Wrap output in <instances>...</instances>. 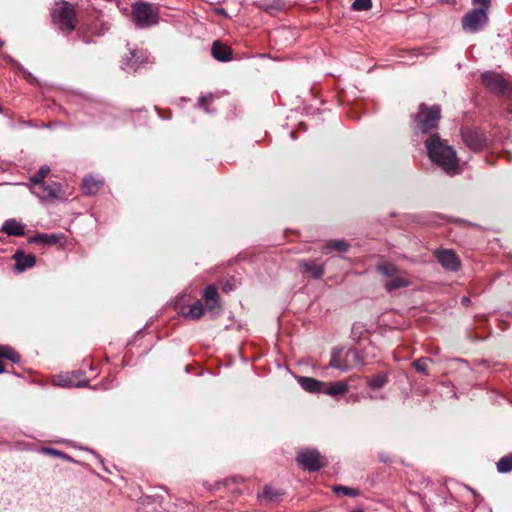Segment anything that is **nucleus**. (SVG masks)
Masks as SVG:
<instances>
[{"instance_id":"16","label":"nucleus","mask_w":512,"mask_h":512,"mask_svg":"<svg viewBox=\"0 0 512 512\" xmlns=\"http://www.w3.org/2000/svg\"><path fill=\"white\" fill-rule=\"evenodd\" d=\"M349 391V385L345 381L325 382L322 394L338 399Z\"/></svg>"},{"instance_id":"32","label":"nucleus","mask_w":512,"mask_h":512,"mask_svg":"<svg viewBox=\"0 0 512 512\" xmlns=\"http://www.w3.org/2000/svg\"><path fill=\"white\" fill-rule=\"evenodd\" d=\"M377 271L386 277H393L397 273V268L391 263H385L377 267Z\"/></svg>"},{"instance_id":"17","label":"nucleus","mask_w":512,"mask_h":512,"mask_svg":"<svg viewBox=\"0 0 512 512\" xmlns=\"http://www.w3.org/2000/svg\"><path fill=\"white\" fill-rule=\"evenodd\" d=\"M1 231L8 236L19 237L25 234V225L15 218H10L3 222Z\"/></svg>"},{"instance_id":"36","label":"nucleus","mask_w":512,"mask_h":512,"mask_svg":"<svg viewBox=\"0 0 512 512\" xmlns=\"http://www.w3.org/2000/svg\"><path fill=\"white\" fill-rule=\"evenodd\" d=\"M213 99L214 96L212 94L202 95L199 97L198 104L201 108L210 114L212 111L208 109V105L212 103Z\"/></svg>"},{"instance_id":"44","label":"nucleus","mask_w":512,"mask_h":512,"mask_svg":"<svg viewBox=\"0 0 512 512\" xmlns=\"http://www.w3.org/2000/svg\"><path fill=\"white\" fill-rule=\"evenodd\" d=\"M216 12L219 14H224V9H222V8L216 9Z\"/></svg>"},{"instance_id":"30","label":"nucleus","mask_w":512,"mask_h":512,"mask_svg":"<svg viewBox=\"0 0 512 512\" xmlns=\"http://www.w3.org/2000/svg\"><path fill=\"white\" fill-rule=\"evenodd\" d=\"M333 491L338 495H344L349 497H356L359 495V491L357 489L342 485L334 486Z\"/></svg>"},{"instance_id":"10","label":"nucleus","mask_w":512,"mask_h":512,"mask_svg":"<svg viewBox=\"0 0 512 512\" xmlns=\"http://www.w3.org/2000/svg\"><path fill=\"white\" fill-rule=\"evenodd\" d=\"M202 298L205 301L206 310L211 317L218 315L220 309V297L217 287L214 284L208 285L203 291Z\"/></svg>"},{"instance_id":"48","label":"nucleus","mask_w":512,"mask_h":512,"mask_svg":"<svg viewBox=\"0 0 512 512\" xmlns=\"http://www.w3.org/2000/svg\"><path fill=\"white\" fill-rule=\"evenodd\" d=\"M4 112V108L2 105H0V113H3Z\"/></svg>"},{"instance_id":"11","label":"nucleus","mask_w":512,"mask_h":512,"mask_svg":"<svg viewBox=\"0 0 512 512\" xmlns=\"http://www.w3.org/2000/svg\"><path fill=\"white\" fill-rule=\"evenodd\" d=\"M146 62V56L141 51L130 50L129 53L122 59L121 68L128 73L136 72L143 67Z\"/></svg>"},{"instance_id":"46","label":"nucleus","mask_w":512,"mask_h":512,"mask_svg":"<svg viewBox=\"0 0 512 512\" xmlns=\"http://www.w3.org/2000/svg\"><path fill=\"white\" fill-rule=\"evenodd\" d=\"M290 137H291L292 139H295V132H290Z\"/></svg>"},{"instance_id":"3","label":"nucleus","mask_w":512,"mask_h":512,"mask_svg":"<svg viewBox=\"0 0 512 512\" xmlns=\"http://www.w3.org/2000/svg\"><path fill=\"white\" fill-rule=\"evenodd\" d=\"M52 19L63 32L70 33L75 29V11L73 6L66 1L56 3L52 10Z\"/></svg>"},{"instance_id":"45","label":"nucleus","mask_w":512,"mask_h":512,"mask_svg":"<svg viewBox=\"0 0 512 512\" xmlns=\"http://www.w3.org/2000/svg\"><path fill=\"white\" fill-rule=\"evenodd\" d=\"M380 460L383 461V462H387L388 460L385 459V456H380Z\"/></svg>"},{"instance_id":"23","label":"nucleus","mask_w":512,"mask_h":512,"mask_svg":"<svg viewBox=\"0 0 512 512\" xmlns=\"http://www.w3.org/2000/svg\"><path fill=\"white\" fill-rule=\"evenodd\" d=\"M282 496V493L270 486H265L262 492L258 493V498L269 502L277 501Z\"/></svg>"},{"instance_id":"8","label":"nucleus","mask_w":512,"mask_h":512,"mask_svg":"<svg viewBox=\"0 0 512 512\" xmlns=\"http://www.w3.org/2000/svg\"><path fill=\"white\" fill-rule=\"evenodd\" d=\"M461 137L465 145L475 152L482 150L487 145L485 135L477 128H463Z\"/></svg>"},{"instance_id":"18","label":"nucleus","mask_w":512,"mask_h":512,"mask_svg":"<svg viewBox=\"0 0 512 512\" xmlns=\"http://www.w3.org/2000/svg\"><path fill=\"white\" fill-rule=\"evenodd\" d=\"M62 238L63 236L60 234L38 233L31 236L28 242L33 244L54 245L59 243Z\"/></svg>"},{"instance_id":"20","label":"nucleus","mask_w":512,"mask_h":512,"mask_svg":"<svg viewBox=\"0 0 512 512\" xmlns=\"http://www.w3.org/2000/svg\"><path fill=\"white\" fill-rule=\"evenodd\" d=\"M103 182L92 176H87L82 181V191L85 195H94L102 187Z\"/></svg>"},{"instance_id":"28","label":"nucleus","mask_w":512,"mask_h":512,"mask_svg":"<svg viewBox=\"0 0 512 512\" xmlns=\"http://www.w3.org/2000/svg\"><path fill=\"white\" fill-rule=\"evenodd\" d=\"M49 172H50L49 166H47V165L41 166L40 169L38 170V172L30 178V182L33 185L44 182V178L49 174Z\"/></svg>"},{"instance_id":"35","label":"nucleus","mask_w":512,"mask_h":512,"mask_svg":"<svg viewBox=\"0 0 512 512\" xmlns=\"http://www.w3.org/2000/svg\"><path fill=\"white\" fill-rule=\"evenodd\" d=\"M372 7V1L371 0H355L352 3L351 8L354 11H367Z\"/></svg>"},{"instance_id":"26","label":"nucleus","mask_w":512,"mask_h":512,"mask_svg":"<svg viewBox=\"0 0 512 512\" xmlns=\"http://www.w3.org/2000/svg\"><path fill=\"white\" fill-rule=\"evenodd\" d=\"M496 468L499 473L505 474L512 471V453L501 457L497 463Z\"/></svg>"},{"instance_id":"21","label":"nucleus","mask_w":512,"mask_h":512,"mask_svg":"<svg viewBox=\"0 0 512 512\" xmlns=\"http://www.w3.org/2000/svg\"><path fill=\"white\" fill-rule=\"evenodd\" d=\"M409 285H410V281L407 278H405L403 276H397L395 274L392 278H390L389 280H387L385 282L384 286L388 292H392L394 290L404 288Z\"/></svg>"},{"instance_id":"12","label":"nucleus","mask_w":512,"mask_h":512,"mask_svg":"<svg viewBox=\"0 0 512 512\" xmlns=\"http://www.w3.org/2000/svg\"><path fill=\"white\" fill-rule=\"evenodd\" d=\"M481 78L484 85L493 93L503 94L507 90V82L495 72H484Z\"/></svg>"},{"instance_id":"13","label":"nucleus","mask_w":512,"mask_h":512,"mask_svg":"<svg viewBox=\"0 0 512 512\" xmlns=\"http://www.w3.org/2000/svg\"><path fill=\"white\" fill-rule=\"evenodd\" d=\"M435 257L439 263L447 270L457 271L460 268V260L457 255L449 249L435 251Z\"/></svg>"},{"instance_id":"31","label":"nucleus","mask_w":512,"mask_h":512,"mask_svg":"<svg viewBox=\"0 0 512 512\" xmlns=\"http://www.w3.org/2000/svg\"><path fill=\"white\" fill-rule=\"evenodd\" d=\"M348 243L343 240H333L327 243L326 249L336 250L338 252H346L348 250Z\"/></svg>"},{"instance_id":"9","label":"nucleus","mask_w":512,"mask_h":512,"mask_svg":"<svg viewBox=\"0 0 512 512\" xmlns=\"http://www.w3.org/2000/svg\"><path fill=\"white\" fill-rule=\"evenodd\" d=\"M31 191L41 201L52 200L58 198L59 194L62 191V186L58 182H41L36 185H33Z\"/></svg>"},{"instance_id":"15","label":"nucleus","mask_w":512,"mask_h":512,"mask_svg":"<svg viewBox=\"0 0 512 512\" xmlns=\"http://www.w3.org/2000/svg\"><path fill=\"white\" fill-rule=\"evenodd\" d=\"M15 260L14 270L18 273L24 272L25 270L32 268L36 264V258L32 254H25L22 250L15 252L13 256Z\"/></svg>"},{"instance_id":"37","label":"nucleus","mask_w":512,"mask_h":512,"mask_svg":"<svg viewBox=\"0 0 512 512\" xmlns=\"http://www.w3.org/2000/svg\"><path fill=\"white\" fill-rule=\"evenodd\" d=\"M338 352L336 350H334L332 352V357H331V360H330V363H329V366L330 367H333V368H336V369H339L341 371H346L348 370V365L347 364H341L337 357H338Z\"/></svg>"},{"instance_id":"24","label":"nucleus","mask_w":512,"mask_h":512,"mask_svg":"<svg viewBox=\"0 0 512 512\" xmlns=\"http://www.w3.org/2000/svg\"><path fill=\"white\" fill-rule=\"evenodd\" d=\"M0 357L8 359L13 363H18L21 360L20 354L8 345H0Z\"/></svg>"},{"instance_id":"40","label":"nucleus","mask_w":512,"mask_h":512,"mask_svg":"<svg viewBox=\"0 0 512 512\" xmlns=\"http://www.w3.org/2000/svg\"><path fill=\"white\" fill-rule=\"evenodd\" d=\"M347 358L357 359L358 358V352L356 350H349L346 353Z\"/></svg>"},{"instance_id":"1","label":"nucleus","mask_w":512,"mask_h":512,"mask_svg":"<svg viewBox=\"0 0 512 512\" xmlns=\"http://www.w3.org/2000/svg\"><path fill=\"white\" fill-rule=\"evenodd\" d=\"M425 148L433 164L441 168L448 175L460 173L459 159L455 149L441 139L438 133L430 134L425 140Z\"/></svg>"},{"instance_id":"29","label":"nucleus","mask_w":512,"mask_h":512,"mask_svg":"<svg viewBox=\"0 0 512 512\" xmlns=\"http://www.w3.org/2000/svg\"><path fill=\"white\" fill-rule=\"evenodd\" d=\"M211 53L216 60L224 62V44L221 41L217 40L213 43Z\"/></svg>"},{"instance_id":"41","label":"nucleus","mask_w":512,"mask_h":512,"mask_svg":"<svg viewBox=\"0 0 512 512\" xmlns=\"http://www.w3.org/2000/svg\"><path fill=\"white\" fill-rule=\"evenodd\" d=\"M233 60L232 50L226 46V62Z\"/></svg>"},{"instance_id":"39","label":"nucleus","mask_w":512,"mask_h":512,"mask_svg":"<svg viewBox=\"0 0 512 512\" xmlns=\"http://www.w3.org/2000/svg\"><path fill=\"white\" fill-rule=\"evenodd\" d=\"M43 452L58 458H66V454L53 448H43Z\"/></svg>"},{"instance_id":"42","label":"nucleus","mask_w":512,"mask_h":512,"mask_svg":"<svg viewBox=\"0 0 512 512\" xmlns=\"http://www.w3.org/2000/svg\"><path fill=\"white\" fill-rule=\"evenodd\" d=\"M469 302H470V299H469L467 296H464V297L461 299V303H462L463 305H467Z\"/></svg>"},{"instance_id":"43","label":"nucleus","mask_w":512,"mask_h":512,"mask_svg":"<svg viewBox=\"0 0 512 512\" xmlns=\"http://www.w3.org/2000/svg\"><path fill=\"white\" fill-rule=\"evenodd\" d=\"M225 287H226V291L233 289V287L230 286L228 282H226Z\"/></svg>"},{"instance_id":"27","label":"nucleus","mask_w":512,"mask_h":512,"mask_svg":"<svg viewBox=\"0 0 512 512\" xmlns=\"http://www.w3.org/2000/svg\"><path fill=\"white\" fill-rule=\"evenodd\" d=\"M387 381H388L387 375L384 373H381V374H378V375L374 376L373 378H371L367 382V384H368L369 388H371L373 390H379L386 385Z\"/></svg>"},{"instance_id":"6","label":"nucleus","mask_w":512,"mask_h":512,"mask_svg":"<svg viewBox=\"0 0 512 512\" xmlns=\"http://www.w3.org/2000/svg\"><path fill=\"white\" fill-rule=\"evenodd\" d=\"M175 309L178 314L189 320H198L205 310L201 300H195L191 303L186 295L177 298Z\"/></svg>"},{"instance_id":"49","label":"nucleus","mask_w":512,"mask_h":512,"mask_svg":"<svg viewBox=\"0 0 512 512\" xmlns=\"http://www.w3.org/2000/svg\"><path fill=\"white\" fill-rule=\"evenodd\" d=\"M4 45V41L0 40V48Z\"/></svg>"},{"instance_id":"25","label":"nucleus","mask_w":512,"mask_h":512,"mask_svg":"<svg viewBox=\"0 0 512 512\" xmlns=\"http://www.w3.org/2000/svg\"><path fill=\"white\" fill-rule=\"evenodd\" d=\"M54 385L60 387H80L86 384V381L75 383L69 375H59L53 380Z\"/></svg>"},{"instance_id":"47","label":"nucleus","mask_w":512,"mask_h":512,"mask_svg":"<svg viewBox=\"0 0 512 512\" xmlns=\"http://www.w3.org/2000/svg\"><path fill=\"white\" fill-rule=\"evenodd\" d=\"M4 372V366L0 363V373Z\"/></svg>"},{"instance_id":"5","label":"nucleus","mask_w":512,"mask_h":512,"mask_svg":"<svg viewBox=\"0 0 512 512\" xmlns=\"http://www.w3.org/2000/svg\"><path fill=\"white\" fill-rule=\"evenodd\" d=\"M488 23V10L473 8L469 10L461 20L462 28L468 33L481 31Z\"/></svg>"},{"instance_id":"4","label":"nucleus","mask_w":512,"mask_h":512,"mask_svg":"<svg viewBox=\"0 0 512 512\" xmlns=\"http://www.w3.org/2000/svg\"><path fill=\"white\" fill-rule=\"evenodd\" d=\"M132 19L138 28H147L158 22V14L147 2H136L132 5Z\"/></svg>"},{"instance_id":"33","label":"nucleus","mask_w":512,"mask_h":512,"mask_svg":"<svg viewBox=\"0 0 512 512\" xmlns=\"http://www.w3.org/2000/svg\"><path fill=\"white\" fill-rule=\"evenodd\" d=\"M427 361H431L430 358H419L415 361H413L412 366L416 369L417 372L422 373L424 375H429V371L426 365Z\"/></svg>"},{"instance_id":"19","label":"nucleus","mask_w":512,"mask_h":512,"mask_svg":"<svg viewBox=\"0 0 512 512\" xmlns=\"http://www.w3.org/2000/svg\"><path fill=\"white\" fill-rule=\"evenodd\" d=\"M299 267L303 272L310 273L315 279H320L324 275V266L315 261H300Z\"/></svg>"},{"instance_id":"7","label":"nucleus","mask_w":512,"mask_h":512,"mask_svg":"<svg viewBox=\"0 0 512 512\" xmlns=\"http://www.w3.org/2000/svg\"><path fill=\"white\" fill-rule=\"evenodd\" d=\"M296 461L310 472L318 471L324 466V457L315 449H301L297 454Z\"/></svg>"},{"instance_id":"14","label":"nucleus","mask_w":512,"mask_h":512,"mask_svg":"<svg viewBox=\"0 0 512 512\" xmlns=\"http://www.w3.org/2000/svg\"><path fill=\"white\" fill-rule=\"evenodd\" d=\"M296 381L299 386L308 393L322 394L325 382L307 376H297Z\"/></svg>"},{"instance_id":"2","label":"nucleus","mask_w":512,"mask_h":512,"mask_svg":"<svg viewBox=\"0 0 512 512\" xmlns=\"http://www.w3.org/2000/svg\"><path fill=\"white\" fill-rule=\"evenodd\" d=\"M441 117V108L438 104L427 106L419 105L418 112L413 117V125L416 133H428L437 128Z\"/></svg>"},{"instance_id":"22","label":"nucleus","mask_w":512,"mask_h":512,"mask_svg":"<svg viewBox=\"0 0 512 512\" xmlns=\"http://www.w3.org/2000/svg\"><path fill=\"white\" fill-rule=\"evenodd\" d=\"M257 6L259 9L263 11L273 13L276 11H280L283 8L284 4L280 0H263L258 2Z\"/></svg>"},{"instance_id":"38","label":"nucleus","mask_w":512,"mask_h":512,"mask_svg":"<svg viewBox=\"0 0 512 512\" xmlns=\"http://www.w3.org/2000/svg\"><path fill=\"white\" fill-rule=\"evenodd\" d=\"M474 8H483L489 11L491 0H472Z\"/></svg>"},{"instance_id":"34","label":"nucleus","mask_w":512,"mask_h":512,"mask_svg":"<svg viewBox=\"0 0 512 512\" xmlns=\"http://www.w3.org/2000/svg\"><path fill=\"white\" fill-rule=\"evenodd\" d=\"M5 60L10 63L14 68H16L17 70H19L23 76L27 79V80H32L33 79V76L30 72L26 71L23 66L18 62L16 61L15 59H13L11 56H5L4 57Z\"/></svg>"}]
</instances>
